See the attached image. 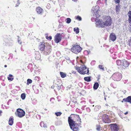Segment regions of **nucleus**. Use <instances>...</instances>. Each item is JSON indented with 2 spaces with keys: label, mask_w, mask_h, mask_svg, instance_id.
Listing matches in <instances>:
<instances>
[{
  "label": "nucleus",
  "mask_w": 131,
  "mask_h": 131,
  "mask_svg": "<svg viewBox=\"0 0 131 131\" xmlns=\"http://www.w3.org/2000/svg\"><path fill=\"white\" fill-rule=\"evenodd\" d=\"M112 20L111 18L109 16L104 17L103 21L102 20L99 19L96 21V25L99 27L103 28L105 26H109L111 25Z\"/></svg>",
  "instance_id": "obj_1"
},
{
  "label": "nucleus",
  "mask_w": 131,
  "mask_h": 131,
  "mask_svg": "<svg viewBox=\"0 0 131 131\" xmlns=\"http://www.w3.org/2000/svg\"><path fill=\"white\" fill-rule=\"evenodd\" d=\"M68 121L70 128L74 131H77L79 128L77 123L73 121L70 117L68 118Z\"/></svg>",
  "instance_id": "obj_2"
},
{
  "label": "nucleus",
  "mask_w": 131,
  "mask_h": 131,
  "mask_svg": "<svg viewBox=\"0 0 131 131\" xmlns=\"http://www.w3.org/2000/svg\"><path fill=\"white\" fill-rule=\"evenodd\" d=\"M76 69L80 74H88L89 70L84 65H81L80 67H77Z\"/></svg>",
  "instance_id": "obj_3"
},
{
  "label": "nucleus",
  "mask_w": 131,
  "mask_h": 131,
  "mask_svg": "<svg viewBox=\"0 0 131 131\" xmlns=\"http://www.w3.org/2000/svg\"><path fill=\"white\" fill-rule=\"evenodd\" d=\"M92 12L94 15V18L95 19V21L96 22L98 20L97 18L100 16V9H92Z\"/></svg>",
  "instance_id": "obj_4"
},
{
  "label": "nucleus",
  "mask_w": 131,
  "mask_h": 131,
  "mask_svg": "<svg viewBox=\"0 0 131 131\" xmlns=\"http://www.w3.org/2000/svg\"><path fill=\"white\" fill-rule=\"evenodd\" d=\"M111 78L114 81H119L122 78V75L121 73L118 72L114 73Z\"/></svg>",
  "instance_id": "obj_5"
},
{
  "label": "nucleus",
  "mask_w": 131,
  "mask_h": 131,
  "mask_svg": "<svg viewBox=\"0 0 131 131\" xmlns=\"http://www.w3.org/2000/svg\"><path fill=\"white\" fill-rule=\"evenodd\" d=\"M82 48L79 46L77 45H74L71 48V50L72 52L76 54H77L80 52Z\"/></svg>",
  "instance_id": "obj_6"
},
{
  "label": "nucleus",
  "mask_w": 131,
  "mask_h": 131,
  "mask_svg": "<svg viewBox=\"0 0 131 131\" xmlns=\"http://www.w3.org/2000/svg\"><path fill=\"white\" fill-rule=\"evenodd\" d=\"M61 34L60 33H57L54 36V41L57 43L59 42L61 40Z\"/></svg>",
  "instance_id": "obj_7"
},
{
  "label": "nucleus",
  "mask_w": 131,
  "mask_h": 131,
  "mask_svg": "<svg viewBox=\"0 0 131 131\" xmlns=\"http://www.w3.org/2000/svg\"><path fill=\"white\" fill-rule=\"evenodd\" d=\"M110 125L112 131H118L119 127L116 124H111Z\"/></svg>",
  "instance_id": "obj_8"
},
{
  "label": "nucleus",
  "mask_w": 131,
  "mask_h": 131,
  "mask_svg": "<svg viewBox=\"0 0 131 131\" xmlns=\"http://www.w3.org/2000/svg\"><path fill=\"white\" fill-rule=\"evenodd\" d=\"M17 111L18 116L19 117H22L25 116V112L21 109H17Z\"/></svg>",
  "instance_id": "obj_9"
},
{
  "label": "nucleus",
  "mask_w": 131,
  "mask_h": 131,
  "mask_svg": "<svg viewBox=\"0 0 131 131\" xmlns=\"http://www.w3.org/2000/svg\"><path fill=\"white\" fill-rule=\"evenodd\" d=\"M103 122L105 123H108L111 122V121L108 118V116L106 114H104L102 117V119Z\"/></svg>",
  "instance_id": "obj_10"
},
{
  "label": "nucleus",
  "mask_w": 131,
  "mask_h": 131,
  "mask_svg": "<svg viewBox=\"0 0 131 131\" xmlns=\"http://www.w3.org/2000/svg\"><path fill=\"white\" fill-rule=\"evenodd\" d=\"M129 63L127 61L125 60L122 61V67L123 68L125 69L129 66Z\"/></svg>",
  "instance_id": "obj_11"
},
{
  "label": "nucleus",
  "mask_w": 131,
  "mask_h": 131,
  "mask_svg": "<svg viewBox=\"0 0 131 131\" xmlns=\"http://www.w3.org/2000/svg\"><path fill=\"white\" fill-rule=\"evenodd\" d=\"M110 40L114 41L116 40V37L114 34L112 33L110 34Z\"/></svg>",
  "instance_id": "obj_12"
},
{
  "label": "nucleus",
  "mask_w": 131,
  "mask_h": 131,
  "mask_svg": "<svg viewBox=\"0 0 131 131\" xmlns=\"http://www.w3.org/2000/svg\"><path fill=\"white\" fill-rule=\"evenodd\" d=\"M46 48L43 42H40V43L39 49L41 51H43Z\"/></svg>",
  "instance_id": "obj_13"
},
{
  "label": "nucleus",
  "mask_w": 131,
  "mask_h": 131,
  "mask_svg": "<svg viewBox=\"0 0 131 131\" xmlns=\"http://www.w3.org/2000/svg\"><path fill=\"white\" fill-rule=\"evenodd\" d=\"M123 101L128 102L131 103V96H128L126 98L124 99L122 102H123Z\"/></svg>",
  "instance_id": "obj_14"
},
{
  "label": "nucleus",
  "mask_w": 131,
  "mask_h": 131,
  "mask_svg": "<svg viewBox=\"0 0 131 131\" xmlns=\"http://www.w3.org/2000/svg\"><path fill=\"white\" fill-rule=\"evenodd\" d=\"M49 47V46L46 47L44 50L45 51V52L47 53L46 55L49 54L51 52V50L50 49H49L50 48Z\"/></svg>",
  "instance_id": "obj_15"
},
{
  "label": "nucleus",
  "mask_w": 131,
  "mask_h": 131,
  "mask_svg": "<svg viewBox=\"0 0 131 131\" xmlns=\"http://www.w3.org/2000/svg\"><path fill=\"white\" fill-rule=\"evenodd\" d=\"M35 58L37 60H39L40 59L41 57L40 54L38 52H36L35 55Z\"/></svg>",
  "instance_id": "obj_16"
},
{
  "label": "nucleus",
  "mask_w": 131,
  "mask_h": 131,
  "mask_svg": "<svg viewBox=\"0 0 131 131\" xmlns=\"http://www.w3.org/2000/svg\"><path fill=\"white\" fill-rule=\"evenodd\" d=\"M128 20L130 24L131 23V11H129L128 13Z\"/></svg>",
  "instance_id": "obj_17"
},
{
  "label": "nucleus",
  "mask_w": 131,
  "mask_h": 131,
  "mask_svg": "<svg viewBox=\"0 0 131 131\" xmlns=\"http://www.w3.org/2000/svg\"><path fill=\"white\" fill-rule=\"evenodd\" d=\"M74 117L75 119V120H76L78 122H81V119L80 118L79 115H74Z\"/></svg>",
  "instance_id": "obj_18"
},
{
  "label": "nucleus",
  "mask_w": 131,
  "mask_h": 131,
  "mask_svg": "<svg viewBox=\"0 0 131 131\" xmlns=\"http://www.w3.org/2000/svg\"><path fill=\"white\" fill-rule=\"evenodd\" d=\"M36 10L38 14H41L43 13V10L42 9H36Z\"/></svg>",
  "instance_id": "obj_19"
},
{
  "label": "nucleus",
  "mask_w": 131,
  "mask_h": 131,
  "mask_svg": "<svg viewBox=\"0 0 131 131\" xmlns=\"http://www.w3.org/2000/svg\"><path fill=\"white\" fill-rule=\"evenodd\" d=\"M13 119L12 117H10L9 120V124L10 125H12L13 123Z\"/></svg>",
  "instance_id": "obj_20"
},
{
  "label": "nucleus",
  "mask_w": 131,
  "mask_h": 131,
  "mask_svg": "<svg viewBox=\"0 0 131 131\" xmlns=\"http://www.w3.org/2000/svg\"><path fill=\"white\" fill-rule=\"evenodd\" d=\"M101 108V106L100 105L96 106L94 108V110L95 111H98Z\"/></svg>",
  "instance_id": "obj_21"
},
{
  "label": "nucleus",
  "mask_w": 131,
  "mask_h": 131,
  "mask_svg": "<svg viewBox=\"0 0 131 131\" xmlns=\"http://www.w3.org/2000/svg\"><path fill=\"white\" fill-rule=\"evenodd\" d=\"M122 61H121L120 60H118L116 61L117 64L119 66H122Z\"/></svg>",
  "instance_id": "obj_22"
},
{
  "label": "nucleus",
  "mask_w": 131,
  "mask_h": 131,
  "mask_svg": "<svg viewBox=\"0 0 131 131\" xmlns=\"http://www.w3.org/2000/svg\"><path fill=\"white\" fill-rule=\"evenodd\" d=\"M99 84L97 83H95L94 84L93 86V88L95 90L97 89L98 88V87H99Z\"/></svg>",
  "instance_id": "obj_23"
},
{
  "label": "nucleus",
  "mask_w": 131,
  "mask_h": 131,
  "mask_svg": "<svg viewBox=\"0 0 131 131\" xmlns=\"http://www.w3.org/2000/svg\"><path fill=\"white\" fill-rule=\"evenodd\" d=\"M40 125L41 127H43L44 128H46L47 127L46 124H44L43 122H42L40 123Z\"/></svg>",
  "instance_id": "obj_24"
},
{
  "label": "nucleus",
  "mask_w": 131,
  "mask_h": 131,
  "mask_svg": "<svg viewBox=\"0 0 131 131\" xmlns=\"http://www.w3.org/2000/svg\"><path fill=\"white\" fill-rule=\"evenodd\" d=\"M84 79L85 81L89 82L91 81V77H85L84 78Z\"/></svg>",
  "instance_id": "obj_25"
},
{
  "label": "nucleus",
  "mask_w": 131,
  "mask_h": 131,
  "mask_svg": "<svg viewBox=\"0 0 131 131\" xmlns=\"http://www.w3.org/2000/svg\"><path fill=\"white\" fill-rule=\"evenodd\" d=\"M60 74L62 78H64L66 76V74L62 72H60Z\"/></svg>",
  "instance_id": "obj_26"
},
{
  "label": "nucleus",
  "mask_w": 131,
  "mask_h": 131,
  "mask_svg": "<svg viewBox=\"0 0 131 131\" xmlns=\"http://www.w3.org/2000/svg\"><path fill=\"white\" fill-rule=\"evenodd\" d=\"M8 80H10L11 81H12L13 79L12 75L11 74H9V76L8 77Z\"/></svg>",
  "instance_id": "obj_27"
},
{
  "label": "nucleus",
  "mask_w": 131,
  "mask_h": 131,
  "mask_svg": "<svg viewBox=\"0 0 131 131\" xmlns=\"http://www.w3.org/2000/svg\"><path fill=\"white\" fill-rule=\"evenodd\" d=\"M74 31L76 32V34H78L79 32V29L78 27L74 28Z\"/></svg>",
  "instance_id": "obj_28"
},
{
  "label": "nucleus",
  "mask_w": 131,
  "mask_h": 131,
  "mask_svg": "<svg viewBox=\"0 0 131 131\" xmlns=\"http://www.w3.org/2000/svg\"><path fill=\"white\" fill-rule=\"evenodd\" d=\"M66 23L68 24H69L70 23L71 21V19L70 18H67L66 19Z\"/></svg>",
  "instance_id": "obj_29"
},
{
  "label": "nucleus",
  "mask_w": 131,
  "mask_h": 131,
  "mask_svg": "<svg viewBox=\"0 0 131 131\" xmlns=\"http://www.w3.org/2000/svg\"><path fill=\"white\" fill-rule=\"evenodd\" d=\"M25 97H26L25 94L24 93H23V94H21V98L23 100L24 99H25Z\"/></svg>",
  "instance_id": "obj_30"
},
{
  "label": "nucleus",
  "mask_w": 131,
  "mask_h": 131,
  "mask_svg": "<svg viewBox=\"0 0 131 131\" xmlns=\"http://www.w3.org/2000/svg\"><path fill=\"white\" fill-rule=\"evenodd\" d=\"M99 67L100 69H102L103 71H104V67L102 65H99Z\"/></svg>",
  "instance_id": "obj_31"
},
{
  "label": "nucleus",
  "mask_w": 131,
  "mask_h": 131,
  "mask_svg": "<svg viewBox=\"0 0 131 131\" xmlns=\"http://www.w3.org/2000/svg\"><path fill=\"white\" fill-rule=\"evenodd\" d=\"M32 82V80L30 79H28L27 80V84L28 85L29 84L31 83Z\"/></svg>",
  "instance_id": "obj_32"
},
{
  "label": "nucleus",
  "mask_w": 131,
  "mask_h": 131,
  "mask_svg": "<svg viewBox=\"0 0 131 131\" xmlns=\"http://www.w3.org/2000/svg\"><path fill=\"white\" fill-rule=\"evenodd\" d=\"M62 113L60 112H57L55 113V114L57 116H60Z\"/></svg>",
  "instance_id": "obj_33"
},
{
  "label": "nucleus",
  "mask_w": 131,
  "mask_h": 131,
  "mask_svg": "<svg viewBox=\"0 0 131 131\" xmlns=\"http://www.w3.org/2000/svg\"><path fill=\"white\" fill-rule=\"evenodd\" d=\"M76 19L79 21H81L82 20L81 18L79 16H78L77 17Z\"/></svg>",
  "instance_id": "obj_34"
},
{
  "label": "nucleus",
  "mask_w": 131,
  "mask_h": 131,
  "mask_svg": "<svg viewBox=\"0 0 131 131\" xmlns=\"http://www.w3.org/2000/svg\"><path fill=\"white\" fill-rule=\"evenodd\" d=\"M100 129V126L99 125H97L96 126V129L98 130H99Z\"/></svg>",
  "instance_id": "obj_35"
},
{
  "label": "nucleus",
  "mask_w": 131,
  "mask_h": 131,
  "mask_svg": "<svg viewBox=\"0 0 131 131\" xmlns=\"http://www.w3.org/2000/svg\"><path fill=\"white\" fill-rule=\"evenodd\" d=\"M56 86H54V87H55ZM57 86L56 87L57 88L58 90H59L60 89L61 86H58V85H57V86Z\"/></svg>",
  "instance_id": "obj_36"
},
{
  "label": "nucleus",
  "mask_w": 131,
  "mask_h": 131,
  "mask_svg": "<svg viewBox=\"0 0 131 131\" xmlns=\"http://www.w3.org/2000/svg\"><path fill=\"white\" fill-rule=\"evenodd\" d=\"M115 2L116 3H119L120 2V0H115Z\"/></svg>",
  "instance_id": "obj_37"
},
{
  "label": "nucleus",
  "mask_w": 131,
  "mask_h": 131,
  "mask_svg": "<svg viewBox=\"0 0 131 131\" xmlns=\"http://www.w3.org/2000/svg\"><path fill=\"white\" fill-rule=\"evenodd\" d=\"M17 4L16 5L15 7H17V6H18L19 5V2H17Z\"/></svg>",
  "instance_id": "obj_38"
},
{
  "label": "nucleus",
  "mask_w": 131,
  "mask_h": 131,
  "mask_svg": "<svg viewBox=\"0 0 131 131\" xmlns=\"http://www.w3.org/2000/svg\"><path fill=\"white\" fill-rule=\"evenodd\" d=\"M18 43L19 44H21V41L20 40H19V39H18Z\"/></svg>",
  "instance_id": "obj_39"
},
{
  "label": "nucleus",
  "mask_w": 131,
  "mask_h": 131,
  "mask_svg": "<svg viewBox=\"0 0 131 131\" xmlns=\"http://www.w3.org/2000/svg\"><path fill=\"white\" fill-rule=\"evenodd\" d=\"M52 39V37L51 36H49V39L51 40Z\"/></svg>",
  "instance_id": "obj_40"
},
{
  "label": "nucleus",
  "mask_w": 131,
  "mask_h": 131,
  "mask_svg": "<svg viewBox=\"0 0 131 131\" xmlns=\"http://www.w3.org/2000/svg\"><path fill=\"white\" fill-rule=\"evenodd\" d=\"M78 0H72V1H73L74 2H77Z\"/></svg>",
  "instance_id": "obj_41"
},
{
  "label": "nucleus",
  "mask_w": 131,
  "mask_h": 131,
  "mask_svg": "<svg viewBox=\"0 0 131 131\" xmlns=\"http://www.w3.org/2000/svg\"><path fill=\"white\" fill-rule=\"evenodd\" d=\"M46 38L47 39H49V37L48 36H46Z\"/></svg>",
  "instance_id": "obj_42"
},
{
  "label": "nucleus",
  "mask_w": 131,
  "mask_h": 131,
  "mask_svg": "<svg viewBox=\"0 0 131 131\" xmlns=\"http://www.w3.org/2000/svg\"><path fill=\"white\" fill-rule=\"evenodd\" d=\"M105 105L107 106H108L109 105L107 104H105Z\"/></svg>",
  "instance_id": "obj_43"
},
{
  "label": "nucleus",
  "mask_w": 131,
  "mask_h": 131,
  "mask_svg": "<svg viewBox=\"0 0 131 131\" xmlns=\"http://www.w3.org/2000/svg\"><path fill=\"white\" fill-rule=\"evenodd\" d=\"M128 113V112H126L125 113V114L126 115Z\"/></svg>",
  "instance_id": "obj_44"
},
{
  "label": "nucleus",
  "mask_w": 131,
  "mask_h": 131,
  "mask_svg": "<svg viewBox=\"0 0 131 131\" xmlns=\"http://www.w3.org/2000/svg\"><path fill=\"white\" fill-rule=\"evenodd\" d=\"M51 88L54 89V87L53 86H51Z\"/></svg>",
  "instance_id": "obj_45"
},
{
  "label": "nucleus",
  "mask_w": 131,
  "mask_h": 131,
  "mask_svg": "<svg viewBox=\"0 0 131 131\" xmlns=\"http://www.w3.org/2000/svg\"><path fill=\"white\" fill-rule=\"evenodd\" d=\"M7 67V65H5L4 66V67Z\"/></svg>",
  "instance_id": "obj_46"
},
{
  "label": "nucleus",
  "mask_w": 131,
  "mask_h": 131,
  "mask_svg": "<svg viewBox=\"0 0 131 131\" xmlns=\"http://www.w3.org/2000/svg\"><path fill=\"white\" fill-rule=\"evenodd\" d=\"M116 9V11L118 10L119 9H118V8Z\"/></svg>",
  "instance_id": "obj_47"
},
{
  "label": "nucleus",
  "mask_w": 131,
  "mask_h": 131,
  "mask_svg": "<svg viewBox=\"0 0 131 131\" xmlns=\"http://www.w3.org/2000/svg\"><path fill=\"white\" fill-rule=\"evenodd\" d=\"M2 111H0V114L2 113Z\"/></svg>",
  "instance_id": "obj_48"
},
{
  "label": "nucleus",
  "mask_w": 131,
  "mask_h": 131,
  "mask_svg": "<svg viewBox=\"0 0 131 131\" xmlns=\"http://www.w3.org/2000/svg\"><path fill=\"white\" fill-rule=\"evenodd\" d=\"M73 73H76V72L75 71H74L73 72Z\"/></svg>",
  "instance_id": "obj_49"
},
{
  "label": "nucleus",
  "mask_w": 131,
  "mask_h": 131,
  "mask_svg": "<svg viewBox=\"0 0 131 131\" xmlns=\"http://www.w3.org/2000/svg\"><path fill=\"white\" fill-rule=\"evenodd\" d=\"M104 99H105V100H106V98H105Z\"/></svg>",
  "instance_id": "obj_50"
},
{
  "label": "nucleus",
  "mask_w": 131,
  "mask_h": 131,
  "mask_svg": "<svg viewBox=\"0 0 131 131\" xmlns=\"http://www.w3.org/2000/svg\"><path fill=\"white\" fill-rule=\"evenodd\" d=\"M94 105H93V106L94 107Z\"/></svg>",
  "instance_id": "obj_51"
},
{
  "label": "nucleus",
  "mask_w": 131,
  "mask_h": 131,
  "mask_svg": "<svg viewBox=\"0 0 131 131\" xmlns=\"http://www.w3.org/2000/svg\"><path fill=\"white\" fill-rule=\"evenodd\" d=\"M38 7H39V8H41L40 7H38Z\"/></svg>",
  "instance_id": "obj_52"
},
{
  "label": "nucleus",
  "mask_w": 131,
  "mask_h": 131,
  "mask_svg": "<svg viewBox=\"0 0 131 131\" xmlns=\"http://www.w3.org/2000/svg\"><path fill=\"white\" fill-rule=\"evenodd\" d=\"M93 62H95V61H93Z\"/></svg>",
  "instance_id": "obj_53"
}]
</instances>
